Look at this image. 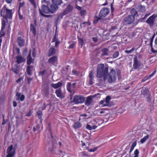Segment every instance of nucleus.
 I'll return each mask as SVG.
<instances>
[{"mask_svg":"<svg viewBox=\"0 0 157 157\" xmlns=\"http://www.w3.org/2000/svg\"><path fill=\"white\" fill-rule=\"evenodd\" d=\"M25 2H20L18 7V11H20L21 8L23 6Z\"/></svg>","mask_w":157,"mask_h":157,"instance_id":"obj_54","label":"nucleus"},{"mask_svg":"<svg viewBox=\"0 0 157 157\" xmlns=\"http://www.w3.org/2000/svg\"><path fill=\"white\" fill-rule=\"evenodd\" d=\"M32 78H29L28 77H27V81L28 84H30V82L32 81Z\"/></svg>","mask_w":157,"mask_h":157,"instance_id":"obj_59","label":"nucleus"},{"mask_svg":"<svg viewBox=\"0 0 157 157\" xmlns=\"http://www.w3.org/2000/svg\"><path fill=\"white\" fill-rule=\"evenodd\" d=\"M111 99V97L110 96H107L105 98V100L106 102L105 104H107L109 102V101Z\"/></svg>","mask_w":157,"mask_h":157,"instance_id":"obj_46","label":"nucleus"},{"mask_svg":"<svg viewBox=\"0 0 157 157\" xmlns=\"http://www.w3.org/2000/svg\"><path fill=\"white\" fill-rule=\"evenodd\" d=\"M6 26V22L3 19H2V29H5V27Z\"/></svg>","mask_w":157,"mask_h":157,"instance_id":"obj_44","label":"nucleus"},{"mask_svg":"<svg viewBox=\"0 0 157 157\" xmlns=\"http://www.w3.org/2000/svg\"><path fill=\"white\" fill-rule=\"evenodd\" d=\"M146 19L145 18H144V17H142L141 18V19H139L138 21H137V22H136V23L135 24V25H133L134 26L136 25L138 22H142V21H144V20H145Z\"/></svg>","mask_w":157,"mask_h":157,"instance_id":"obj_48","label":"nucleus"},{"mask_svg":"<svg viewBox=\"0 0 157 157\" xmlns=\"http://www.w3.org/2000/svg\"><path fill=\"white\" fill-rule=\"evenodd\" d=\"M119 55V52L117 51H116L113 54V58H116Z\"/></svg>","mask_w":157,"mask_h":157,"instance_id":"obj_47","label":"nucleus"},{"mask_svg":"<svg viewBox=\"0 0 157 157\" xmlns=\"http://www.w3.org/2000/svg\"><path fill=\"white\" fill-rule=\"evenodd\" d=\"M20 48H17V47H14L13 48V54H14V51H16V53L19 55L20 53Z\"/></svg>","mask_w":157,"mask_h":157,"instance_id":"obj_41","label":"nucleus"},{"mask_svg":"<svg viewBox=\"0 0 157 157\" xmlns=\"http://www.w3.org/2000/svg\"><path fill=\"white\" fill-rule=\"evenodd\" d=\"M57 60V57L56 56H55L49 58L48 61L49 64L52 65L56 62Z\"/></svg>","mask_w":157,"mask_h":157,"instance_id":"obj_21","label":"nucleus"},{"mask_svg":"<svg viewBox=\"0 0 157 157\" xmlns=\"http://www.w3.org/2000/svg\"><path fill=\"white\" fill-rule=\"evenodd\" d=\"M59 7L53 3L50 5L49 8L50 13H55L59 9Z\"/></svg>","mask_w":157,"mask_h":157,"instance_id":"obj_13","label":"nucleus"},{"mask_svg":"<svg viewBox=\"0 0 157 157\" xmlns=\"http://www.w3.org/2000/svg\"><path fill=\"white\" fill-rule=\"evenodd\" d=\"M41 3L42 4L41 11L42 13H50L49 8L48 6L50 4V2L48 0H42Z\"/></svg>","mask_w":157,"mask_h":157,"instance_id":"obj_4","label":"nucleus"},{"mask_svg":"<svg viewBox=\"0 0 157 157\" xmlns=\"http://www.w3.org/2000/svg\"><path fill=\"white\" fill-rule=\"evenodd\" d=\"M39 11L40 13L43 16L47 17V18H49L51 17H52V15H46L44 14L43 13L41 12V10L40 9H39Z\"/></svg>","mask_w":157,"mask_h":157,"instance_id":"obj_38","label":"nucleus"},{"mask_svg":"<svg viewBox=\"0 0 157 157\" xmlns=\"http://www.w3.org/2000/svg\"><path fill=\"white\" fill-rule=\"evenodd\" d=\"M102 18L100 17H98L96 16L95 17V20L94 21V23L97 24L98 22L100 23L104 21Z\"/></svg>","mask_w":157,"mask_h":157,"instance_id":"obj_29","label":"nucleus"},{"mask_svg":"<svg viewBox=\"0 0 157 157\" xmlns=\"http://www.w3.org/2000/svg\"><path fill=\"white\" fill-rule=\"evenodd\" d=\"M141 94L144 96H150L151 94L148 88L146 87H143L141 90Z\"/></svg>","mask_w":157,"mask_h":157,"instance_id":"obj_15","label":"nucleus"},{"mask_svg":"<svg viewBox=\"0 0 157 157\" xmlns=\"http://www.w3.org/2000/svg\"><path fill=\"white\" fill-rule=\"evenodd\" d=\"M85 100V98L82 95H76L74 96L72 102L75 104H78L83 103Z\"/></svg>","mask_w":157,"mask_h":157,"instance_id":"obj_7","label":"nucleus"},{"mask_svg":"<svg viewBox=\"0 0 157 157\" xmlns=\"http://www.w3.org/2000/svg\"><path fill=\"white\" fill-rule=\"evenodd\" d=\"M67 90L71 93V94L70 95V99L72 100L73 98L72 95L74 93V92H73L72 95H71V89H73L72 88V84L71 82H68L67 83Z\"/></svg>","mask_w":157,"mask_h":157,"instance_id":"obj_20","label":"nucleus"},{"mask_svg":"<svg viewBox=\"0 0 157 157\" xmlns=\"http://www.w3.org/2000/svg\"><path fill=\"white\" fill-rule=\"evenodd\" d=\"M17 42L18 45L20 47L23 46L25 45V40L21 36L17 37Z\"/></svg>","mask_w":157,"mask_h":157,"instance_id":"obj_12","label":"nucleus"},{"mask_svg":"<svg viewBox=\"0 0 157 157\" xmlns=\"http://www.w3.org/2000/svg\"><path fill=\"white\" fill-rule=\"evenodd\" d=\"M79 155L81 156H88V155L86 153L84 152H82L80 153Z\"/></svg>","mask_w":157,"mask_h":157,"instance_id":"obj_58","label":"nucleus"},{"mask_svg":"<svg viewBox=\"0 0 157 157\" xmlns=\"http://www.w3.org/2000/svg\"><path fill=\"white\" fill-rule=\"evenodd\" d=\"M109 12V9L106 8H103L100 12L99 17L104 18L108 15Z\"/></svg>","mask_w":157,"mask_h":157,"instance_id":"obj_9","label":"nucleus"},{"mask_svg":"<svg viewBox=\"0 0 157 157\" xmlns=\"http://www.w3.org/2000/svg\"><path fill=\"white\" fill-rule=\"evenodd\" d=\"M145 7L144 6L140 5L139 6V10L140 12H143L145 11Z\"/></svg>","mask_w":157,"mask_h":157,"instance_id":"obj_43","label":"nucleus"},{"mask_svg":"<svg viewBox=\"0 0 157 157\" xmlns=\"http://www.w3.org/2000/svg\"><path fill=\"white\" fill-rule=\"evenodd\" d=\"M108 67H106L104 68V65L103 64H98L97 70V77L101 78L104 77V80L107 79V75L108 73Z\"/></svg>","mask_w":157,"mask_h":157,"instance_id":"obj_1","label":"nucleus"},{"mask_svg":"<svg viewBox=\"0 0 157 157\" xmlns=\"http://www.w3.org/2000/svg\"><path fill=\"white\" fill-rule=\"evenodd\" d=\"M107 75V79H108V82L110 83H112L113 81L114 82L116 80H114L113 79V77H112L111 76H110L109 75H108V73Z\"/></svg>","mask_w":157,"mask_h":157,"instance_id":"obj_33","label":"nucleus"},{"mask_svg":"<svg viewBox=\"0 0 157 157\" xmlns=\"http://www.w3.org/2000/svg\"><path fill=\"white\" fill-rule=\"evenodd\" d=\"M42 94L44 98H48L50 93L49 91V86L48 84L44 83L43 86Z\"/></svg>","mask_w":157,"mask_h":157,"instance_id":"obj_5","label":"nucleus"},{"mask_svg":"<svg viewBox=\"0 0 157 157\" xmlns=\"http://www.w3.org/2000/svg\"><path fill=\"white\" fill-rule=\"evenodd\" d=\"M36 115L38 116L39 119H41L42 118V111L40 110L36 112Z\"/></svg>","mask_w":157,"mask_h":157,"instance_id":"obj_35","label":"nucleus"},{"mask_svg":"<svg viewBox=\"0 0 157 157\" xmlns=\"http://www.w3.org/2000/svg\"><path fill=\"white\" fill-rule=\"evenodd\" d=\"M16 59H17L16 62L18 64L22 63L25 61V59L22 58V56H17L16 57Z\"/></svg>","mask_w":157,"mask_h":157,"instance_id":"obj_25","label":"nucleus"},{"mask_svg":"<svg viewBox=\"0 0 157 157\" xmlns=\"http://www.w3.org/2000/svg\"><path fill=\"white\" fill-rule=\"evenodd\" d=\"M90 79L89 80V83L90 85L93 84V81L94 79L93 73L92 71L90 72L88 76Z\"/></svg>","mask_w":157,"mask_h":157,"instance_id":"obj_23","label":"nucleus"},{"mask_svg":"<svg viewBox=\"0 0 157 157\" xmlns=\"http://www.w3.org/2000/svg\"><path fill=\"white\" fill-rule=\"evenodd\" d=\"M13 14L12 10L8 9L5 6L0 10L1 16L6 20L12 18Z\"/></svg>","mask_w":157,"mask_h":157,"instance_id":"obj_2","label":"nucleus"},{"mask_svg":"<svg viewBox=\"0 0 157 157\" xmlns=\"http://www.w3.org/2000/svg\"><path fill=\"white\" fill-rule=\"evenodd\" d=\"M140 66V62L137 59V56H135L134 57V64L133 67L134 68L137 69Z\"/></svg>","mask_w":157,"mask_h":157,"instance_id":"obj_14","label":"nucleus"},{"mask_svg":"<svg viewBox=\"0 0 157 157\" xmlns=\"http://www.w3.org/2000/svg\"><path fill=\"white\" fill-rule=\"evenodd\" d=\"M33 66L32 65H28L26 67V72L27 74L29 76L32 75V71L33 69Z\"/></svg>","mask_w":157,"mask_h":157,"instance_id":"obj_22","label":"nucleus"},{"mask_svg":"<svg viewBox=\"0 0 157 157\" xmlns=\"http://www.w3.org/2000/svg\"><path fill=\"white\" fill-rule=\"evenodd\" d=\"M99 94L98 93L97 95H99ZM96 95H94L93 96H90L87 97L86 99L85 104L87 106L90 105L92 102L93 100L92 97L94 98L96 96Z\"/></svg>","mask_w":157,"mask_h":157,"instance_id":"obj_16","label":"nucleus"},{"mask_svg":"<svg viewBox=\"0 0 157 157\" xmlns=\"http://www.w3.org/2000/svg\"><path fill=\"white\" fill-rule=\"evenodd\" d=\"M55 47H57L59 45V44L60 43V42L59 41V40H57L56 41Z\"/></svg>","mask_w":157,"mask_h":157,"instance_id":"obj_62","label":"nucleus"},{"mask_svg":"<svg viewBox=\"0 0 157 157\" xmlns=\"http://www.w3.org/2000/svg\"><path fill=\"white\" fill-rule=\"evenodd\" d=\"M4 29H2L0 32V38L4 36L5 34V33L4 32Z\"/></svg>","mask_w":157,"mask_h":157,"instance_id":"obj_45","label":"nucleus"},{"mask_svg":"<svg viewBox=\"0 0 157 157\" xmlns=\"http://www.w3.org/2000/svg\"><path fill=\"white\" fill-rule=\"evenodd\" d=\"M114 105V103L113 102H109L107 104H103L102 106L104 107L107 106L108 107H111Z\"/></svg>","mask_w":157,"mask_h":157,"instance_id":"obj_42","label":"nucleus"},{"mask_svg":"<svg viewBox=\"0 0 157 157\" xmlns=\"http://www.w3.org/2000/svg\"><path fill=\"white\" fill-rule=\"evenodd\" d=\"M31 4L33 6L34 8H36V7L34 0H29Z\"/></svg>","mask_w":157,"mask_h":157,"instance_id":"obj_51","label":"nucleus"},{"mask_svg":"<svg viewBox=\"0 0 157 157\" xmlns=\"http://www.w3.org/2000/svg\"><path fill=\"white\" fill-rule=\"evenodd\" d=\"M20 69V66L17 64L14 65L11 69L16 74H18L19 72Z\"/></svg>","mask_w":157,"mask_h":157,"instance_id":"obj_18","label":"nucleus"},{"mask_svg":"<svg viewBox=\"0 0 157 157\" xmlns=\"http://www.w3.org/2000/svg\"><path fill=\"white\" fill-rule=\"evenodd\" d=\"M48 130L50 132V135L48 136L47 142L49 144V146H52V147H55L57 144V141L54 140L52 135L51 131V128L50 124L48 125Z\"/></svg>","mask_w":157,"mask_h":157,"instance_id":"obj_3","label":"nucleus"},{"mask_svg":"<svg viewBox=\"0 0 157 157\" xmlns=\"http://www.w3.org/2000/svg\"><path fill=\"white\" fill-rule=\"evenodd\" d=\"M148 78H149V77L148 76H146L144 77L142 80V82H144L146 81Z\"/></svg>","mask_w":157,"mask_h":157,"instance_id":"obj_63","label":"nucleus"},{"mask_svg":"<svg viewBox=\"0 0 157 157\" xmlns=\"http://www.w3.org/2000/svg\"><path fill=\"white\" fill-rule=\"evenodd\" d=\"M25 98V97L24 95L22 94L20 97V100L21 101H23L24 100Z\"/></svg>","mask_w":157,"mask_h":157,"instance_id":"obj_60","label":"nucleus"},{"mask_svg":"<svg viewBox=\"0 0 157 157\" xmlns=\"http://www.w3.org/2000/svg\"><path fill=\"white\" fill-rule=\"evenodd\" d=\"M149 137L148 135H147L146 136H144V138L140 140V142L141 143H144L147 140Z\"/></svg>","mask_w":157,"mask_h":157,"instance_id":"obj_39","label":"nucleus"},{"mask_svg":"<svg viewBox=\"0 0 157 157\" xmlns=\"http://www.w3.org/2000/svg\"><path fill=\"white\" fill-rule=\"evenodd\" d=\"M156 72V71L155 70L154 71L153 73L151 74V75H150L148 77H149V78H151L152 76H153L155 74V73Z\"/></svg>","mask_w":157,"mask_h":157,"instance_id":"obj_64","label":"nucleus"},{"mask_svg":"<svg viewBox=\"0 0 157 157\" xmlns=\"http://www.w3.org/2000/svg\"><path fill=\"white\" fill-rule=\"evenodd\" d=\"M15 148H8L6 153L7 155L6 157H13L16 153Z\"/></svg>","mask_w":157,"mask_h":157,"instance_id":"obj_10","label":"nucleus"},{"mask_svg":"<svg viewBox=\"0 0 157 157\" xmlns=\"http://www.w3.org/2000/svg\"><path fill=\"white\" fill-rule=\"evenodd\" d=\"M135 17L133 15H128L125 17L123 20V23L125 25H131L135 21Z\"/></svg>","mask_w":157,"mask_h":157,"instance_id":"obj_6","label":"nucleus"},{"mask_svg":"<svg viewBox=\"0 0 157 157\" xmlns=\"http://www.w3.org/2000/svg\"><path fill=\"white\" fill-rule=\"evenodd\" d=\"M18 16L20 20H22L23 19V15L21 14L20 12V11H18Z\"/></svg>","mask_w":157,"mask_h":157,"instance_id":"obj_57","label":"nucleus"},{"mask_svg":"<svg viewBox=\"0 0 157 157\" xmlns=\"http://www.w3.org/2000/svg\"><path fill=\"white\" fill-rule=\"evenodd\" d=\"M56 53V49L52 47L50 48L48 50V56H50L55 54Z\"/></svg>","mask_w":157,"mask_h":157,"instance_id":"obj_19","label":"nucleus"},{"mask_svg":"<svg viewBox=\"0 0 157 157\" xmlns=\"http://www.w3.org/2000/svg\"><path fill=\"white\" fill-rule=\"evenodd\" d=\"M62 85V83L61 82H58L56 84L52 83L51 86L55 89H57L60 87Z\"/></svg>","mask_w":157,"mask_h":157,"instance_id":"obj_27","label":"nucleus"},{"mask_svg":"<svg viewBox=\"0 0 157 157\" xmlns=\"http://www.w3.org/2000/svg\"><path fill=\"white\" fill-rule=\"evenodd\" d=\"M78 44L81 46V48H82L83 45L84 44L83 40L81 38H78Z\"/></svg>","mask_w":157,"mask_h":157,"instance_id":"obj_36","label":"nucleus"},{"mask_svg":"<svg viewBox=\"0 0 157 157\" xmlns=\"http://www.w3.org/2000/svg\"><path fill=\"white\" fill-rule=\"evenodd\" d=\"M55 93L57 96L59 98H60L61 99L63 98L64 97V94L61 91L60 88L56 90Z\"/></svg>","mask_w":157,"mask_h":157,"instance_id":"obj_17","label":"nucleus"},{"mask_svg":"<svg viewBox=\"0 0 157 157\" xmlns=\"http://www.w3.org/2000/svg\"><path fill=\"white\" fill-rule=\"evenodd\" d=\"M101 78H99V79H98V80L100 83L101 84H102L105 82V80H104V77H103V79H102Z\"/></svg>","mask_w":157,"mask_h":157,"instance_id":"obj_55","label":"nucleus"},{"mask_svg":"<svg viewBox=\"0 0 157 157\" xmlns=\"http://www.w3.org/2000/svg\"><path fill=\"white\" fill-rule=\"evenodd\" d=\"M139 153V150L136 149L134 152V154L135 155L134 157H138Z\"/></svg>","mask_w":157,"mask_h":157,"instance_id":"obj_50","label":"nucleus"},{"mask_svg":"<svg viewBox=\"0 0 157 157\" xmlns=\"http://www.w3.org/2000/svg\"><path fill=\"white\" fill-rule=\"evenodd\" d=\"M108 75L113 77L114 80H116V76L115 75V70L112 69Z\"/></svg>","mask_w":157,"mask_h":157,"instance_id":"obj_31","label":"nucleus"},{"mask_svg":"<svg viewBox=\"0 0 157 157\" xmlns=\"http://www.w3.org/2000/svg\"><path fill=\"white\" fill-rule=\"evenodd\" d=\"M86 128L87 129L89 130H91L92 129V127L89 124H87L86 126Z\"/></svg>","mask_w":157,"mask_h":157,"instance_id":"obj_61","label":"nucleus"},{"mask_svg":"<svg viewBox=\"0 0 157 157\" xmlns=\"http://www.w3.org/2000/svg\"><path fill=\"white\" fill-rule=\"evenodd\" d=\"M27 60V64L28 65H30L33 62V60L32 59L31 57V54L30 52L28 55Z\"/></svg>","mask_w":157,"mask_h":157,"instance_id":"obj_24","label":"nucleus"},{"mask_svg":"<svg viewBox=\"0 0 157 157\" xmlns=\"http://www.w3.org/2000/svg\"><path fill=\"white\" fill-rule=\"evenodd\" d=\"M146 97L147 102L150 103L151 101V94L150 95V96H147Z\"/></svg>","mask_w":157,"mask_h":157,"instance_id":"obj_52","label":"nucleus"},{"mask_svg":"<svg viewBox=\"0 0 157 157\" xmlns=\"http://www.w3.org/2000/svg\"><path fill=\"white\" fill-rule=\"evenodd\" d=\"M73 127L75 129H77L81 127V124L79 122L75 123Z\"/></svg>","mask_w":157,"mask_h":157,"instance_id":"obj_37","label":"nucleus"},{"mask_svg":"<svg viewBox=\"0 0 157 157\" xmlns=\"http://www.w3.org/2000/svg\"><path fill=\"white\" fill-rule=\"evenodd\" d=\"M58 33L56 32L55 33V35L53 38L52 40V42H54L56 41L57 40H58Z\"/></svg>","mask_w":157,"mask_h":157,"instance_id":"obj_40","label":"nucleus"},{"mask_svg":"<svg viewBox=\"0 0 157 157\" xmlns=\"http://www.w3.org/2000/svg\"><path fill=\"white\" fill-rule=\"evenodd\" d=\"M74 7L70 4L68 5L63 12L66 15L71 12L73 10Z\"/></svg>","mask_w":157,"mask_h":157,"instance_id":"obj_11","label":"nucleus"},{"mask_svg":"<svg viewBox=\"0 0 157 157\" xmlns=\"http://www.w3.org/2000/svg\"><path fill=\"white\" fill-rule=\"evenodd\" d=\"M109 50L106 48H104L102 49L101 51L102 53L101 54V56H108L109 55L108 53Z\"/></svg>","mask_w":157,"mask_h":157,"instance_id":"obj_28","label":"nucleus"},{"mask_svg":"<svg viewBox=\"0 0 157 157\" xmlns=\"http://www.w3.org/2000/svg\"><path fill=\"white\" fill-rule=\"evenodd\" d=\"M86 12V10H81L80 12V15L81 16H83L85 14Z\"/></svg>","mask_w":157,"mask_h":157,"instance_id":"obj_53","label":"nucleus"},{"mask_svg":"<svg viewBox=\"0 0 157 157\" xmlns=\"http://www.w3.org/2000/svg\"><path fill=\"white\" fill-rule=\"evenodd\" d=\"M52 2L54 4L57 6L60 5L63 3L62 0H53Z\"/></svg>","mask_w":157,"mask_h":157,"instance_id":"obj_34","label":"nucleus"},{"mask_svg":"<svg viewBox=\"0 0 157 157\" xmlns=\"http://www.w3.org/2000/svg\"><path fill=\"white\" fill-rule=\"evenodd\" d=\"M157 17V14H153L147 19L146 22L148 24L150 27H152L154 25L155 19Z\"/></svg>","mask_w":157,"mask_h":157,"instance_id":"obj_8","label":"nucleus"},{"mask_svg":"<svg viewBox=\"0 0 157 157\" xmlns=\"http://www.w3.org/2000/svg\"><path fill=\"white\" fill-rule=\"evenodd\" d=\"M35 26V25L32 24H31L30 25V30L35 36L36 35V29Z\"/></svg>","mask_w":157,"mask_h":157,"instance_id":"obj_30","label":"nucleus"},{"mask_svg":"<svg viewBox=\"0 0 157 157\" xmlns=\"http://www.w3.org/2000/svg\"><path fill=\"white\" fill-rule=\"evenodd\" d=\"M130 13L132 14L131 15H133L134 17L135 16H138L137 11L134 8L131 9Z\"/></svg>","mask_w":157,"mask_h":157,"instance_id":"obj_32","label":"nucleus"},{"mask_svg":"<svg viewBox=\"0 0 157 157\" xmlns=\"http://www.w3.org/2000/svg\"><path fill=\"white\" fill-rule=\"evenodd\" d=\"M66 15V14L63 11L61 13L58 14L57 16V18L56 19V23L58 22L59 21L63 18V16Z\"/></svg>","mask_w":157,"mask_h":157,"instance_id":"obj_26","label":"nucleus"},{"mask_svg":"<svg viewBox=\"0 0 157 157\" xmlns=\"http://www.w3.org/2000/svg\"><path fill=\"white\" fill-rule=\"evenodd\" d=\"M76 45V43L73 42L70 44L69 47H68V49L73 48Z\"/></svg>","mask_w":157,"mask_h":157,"instance_id":"obj_49","label":"nucleus"},{"mask_svg":"<svg viewBox=\"0 0 157 157\" xmlns=\"http://www.w3.org/2000/svg\"><path fill=\"white\" fill-rule=\"evenodd\" d=\"M45 72H46V70H44L42 71H40L39 72V75L42 76L44 75V74L45 73Z\"/></svg>","mask_w":157,"mask_h":157,"instance_id":"obj_56","label":"nucleus"}]
</instances>
